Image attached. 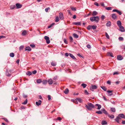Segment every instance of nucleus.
I'll use <instances>...</instances> for the list:
<instances>
[{"instance_id": "f257e3e1", "label": "nucleus", "mask_w": 125, "mask_h": 125, "mask_svg": "<svg viewBox=\"0 0 125 125\" xmlns=\"http://www.w3.org/2000/svg\"><path fill=\"white\" fill-rule=\"evenodd\" d=\"M90 20L91 21H95L96 23H98L99 20V17L94 16L91 17L90 18Z\"/></svg>"}, {"instance_id": "f03ea898", "label": "nucleus", "mask_w": 125, "mask_h": 125, "mask_svg": "<svg viewBox=\"0 0 125 125\" xmlns=\"http://www.w3.org/2000/svg\"><path fill=\"white\" fill-rule=\"evenodd\" d=\"M85 107L89 110H91L94 107V105L92 103H88V105H85Z\"/></svg>"}, {"instance_id": "7ed1b4c3", "label": "nucleus", "mask_w": 125, "mask_h": 125, "mask_svg": "<svg viewBox=\"0 0 125 125\" xmlns=\"http://www.w3.org/2000/svg\"><path fill=\"white\" fill-rule=\"evenodd\" d=\"M97 88V87L95 85H92L91 87H90V89L92 91H93L94 89H96Z\"/></svg>"}, {"instance_id": "20e7f679", "label": "nucleus", "mask_w": 125, "mask_h": 125, "mask_svg": "<svg viewBox=\"0 0 125 125\" xmlns=\"http://www.w3.org/2000/svg\"><path fill=\"white\" fill-rule=\"evenodd\" d=\"M111 17L114 20H115L117 18L116 15L114 13L112 14L111 15Z\"/></svg>"}, {"instance_id": "39448f33", "label": "nucleus", "mask_w": 125, "mask_h": 125, "mask_svg": "<svg viewBox=\"0 0 125 125\" xmlns=\"http://www.w3.org/2000/svg\"><path fill=\"white\" fill-rule=\"evenodd\" d=\"M16 9H19L21 8L22 6L21 4H20L18 3H16Z\"/></svg>"}, {"instance_id": "423d86ee", "label": "nucleus", "mask_w": 125, "mask_h": 125, "mask_svg": "<svg viewBox=\"0 0 125 125\" xmlns=\"http://www.w3.org/2000/svg\"><path fill=\"white\" fill-rule=\"evenodd\" d=\"M117 59L118 60H121L123 59V58L122 56L119 55L117 56Z\"/></svg>"}, {"instance_id": "0eeeda50", "label": "nucleus", "mask_w": 125, "mask_h": 125, "mask_svg": "<svg viewBox=\"0 0 125 125\" xmlns=\"http://www.w3.org/2000/svg\"><path fill=\"white\" fill-rule=\"evenodd\" d=\"M119 30L122 32H124L125 31V29L122 26H121L120 27Z\"/></svg>"}, {"instance_id": "6e6552de", "label": "nucleus", "mask_w": 125, "mask_h": 125, "mask_svg": "<svg viewBox=\"0 0 125 125\" xmlns=\"http://www.w3.org/2000/svg\"><path fill=\"white\" fill-rule=\"evenodd\" d=\"M59 17L61 20H62L64 18L63 14L62 13L60 12L59 14Z\"/></svg>"}, {"instance_id": "1a4fd4ad", "label": "nucleus", "mask_w": 125, "mask_h": 125, "mask_svg": "<svg viewBox=\"0 0 125 125\" xmlns=\"http://www.w3.org/2000/svg\"><path fill=\"white\" fill-rule=\"evenodd\" d=\"M118 116L125 119V116L123 114H120L118 115Z\"/></svg>"}, {"instance_id": "9d476101", "label": "nucleus", "mask_w": 125, "mask_h": 125, "mask_svg": "<svg viewBox=\"0 0 125 125\" xmlns=\"http://www.w3.org/2000/svg\"><path fill=\"white\" fill-rule=\"evenodd\" d=\"M101 111L105 115H107L108 113L106 111L104 108H103L101 109Z\"/></svg>"}, {"instance_id": "9b49d317", "label": "nucleus", "mask_w": 125, "mask_h": 125, "mask_svg": "<svg viewBox=\"0 0 125 125\" xmlns=\"http://www.w3.org/2000/svg\"><path fill=\"white\" fill-rule=\"evenodd\" d=\"M121 119V118L119 116H117L116 118L115 119V121L118 123H119V120Z\"/></svg>"}, {"instance_id": "f8f14e48", "label": "nucleus", "mask_w": 125, "mask_h": 125, "mask_svg": "<svg viewBox=\"0 0 125 125\" xmlns=\"http://www.w3.org/2000/svg\"><path fill=\"white\" fill-rule=\"evenodd\" d=\"M41 100H39L38 102H36V104L38 106H39L41 104Z\"/></svg>"}, {"instance_id": "ddd939ff", "label": "nucleus", "mask_w": 125, "mask_h": 125, "mask_svg": "<svg viewBox=\"0 0 125 125\" xmlns=\"http://www.w3.org/2000/svg\"><path fill=\"white\" fill-rule=\"evenodd\" d=\"M111 23L109 21H108L106 24V25L107 27H109L111 26Z\"/></svg>"}, {"instance_id": "4468645a", "label": "nucleus", "mask_w": 125, "mask_h": 125, "mask_svg": "<svg viewBox=\"0 0 125 125\" xmlns=\"http://www.w3.org/2000/svg\"><path fill=\"white\" fill-rule=\"evenodd\" d=\"M117 24L118 26L119 27H120L121 26V21L119 20L117 21Z\"/></svg>"}, {"instance_id": "2eb2a0df", "label": "nucleus", "mask_w": 125, "mask_h": 125, "mask_svg": "<svg viewBox=\"0 0 125 125\" xmlns=\"http://www.w3.org/2000/svg\"><path fill=\"white\" fill-rule=\"evenodd\" d=\"M69 56L72 59L74 60H75L76 59L75 57L71 53H69Z\"/></svg>"}, {"instance_id": "dca6fc26", "label": "nucleus", "mask_w": 125, "mask_h": 125, "mask_svg": "<svg viewBox=\"0 0 125 125\" xmlns=\"http://www.w3.org/2000/svg\"><path fill=\"white\" fill-rule=\"evenodd\" d=\"M48 83L50 84H51L53 83V81L51 79H50L48 80Z\"/></svg>"}, {"instance_id": "f3484780", "label": "nucleus", "mask_w": 125, "mask_h": 125, "mask_svg": "<svg viewBox=\"0 0 125 125\" xmlns=\"http://www.w3.org/2000/svg\"><path fill=\"white\" fill-rule=\"evenodd\" d=\"M107 92L108 93V95L109 96H111L112 95V91L108 90L107 91Z\"/></svg>"}, {"instance_id": "a211bd4d", "label": "nucleus", "mask_w": 125, "mask_h": 125, "mask_svg": "<svg viewBox=\"0 0 125 125\" xmlns=\"http://www.w3.org/2000/svg\"><path fill=\"white\" fill-rule=\"evenodd\" d=\"M31 48L29 46L25 48V51H31Z\"/></svg>"}, {"instance_id": "6ab92c4d", "label": "nucleus", "mask_w": 125, "mask_h": 125, "mask_svg": "<svg viewBox=\"0 0 125 125\" xmlns=\"http://www.w3.org/2000/svg\"><path fill=\"white\" fill-rule=\"evenodd\" d=\"M27 32V31L25 30H24L23 31L22 33V34L23 36H25Z\"/></svg>"}, {"instance_id": "aec40b11", "label": "nucleus", "mask_w": 125, "mask_h": 125, "mask_svg": "<svg viewBox=\"0 0 125 125\" xmlns=\"http://www.w3.org/2000/svg\"><path fill=\"white\" fill-rule=\"evenodd\" d=\"M73 24L77 26H80L81 25V23L80 22H74Z\"/></svg>"}, {"instance_id": "412c9836", "label": "nucleus", "mask_w": 125, "mask_h": 125, "mask_svg": "<svg viewBox=\"0 0 125 125\" xmlns=\"http://www.w3.org/2000/svg\"><path fill=\"white\" fill-rule=\"evenodd\" d=\"M69 92V90L68 88L66 89L64 91L63 93L65 94H67Z\"/></svg>"}, {"instance_id": "4be33fe9", "label": "nucleus", "mask_w": 125, "mask_h": 125, "mask_svg": "<svg viewBox=\"0 0 125 125\" xmlns=\"http://www.w3.org/2000/svg\"><path fill=\"white\" fill-rule=\"evenodd\" d=\"M95 105L98 106L97 109L98 110L100 109L101 107V105L100 104H96Z\"/></svg>"}, {"instance_id": "5701e85b", "label": "nucleus", "mask_w": 125, "mask_h": 125, "mask_svg": "<svg viewBox=\"0 0 125 125\" xmlns=\"http://www.w3.org/2000/svg\"><path fill=\"white\" fill-rule=\"evenodd\" d=\"M73 35L74 37L75 38H78L79 37L75 33H73Z\"/></svg>"}, {"instance_id": "b1692460", "label": "nucleus", "mask_w": 125, "mask_h": 125, "mask_svg": "<svg viewBox=\"0 0 125 125\" xmlns=\"http://www.w3.org/2000/svg\"><path fill=\"white\" fill-rule=\"evenodd\" d=\"M110 110L112 112H115V108H111Z\"/></svg>"}, {"instance_id": "393cba45", "label": "nucleus", "mask_w": 125, "mask_h": 125, "mask_svg": "<svg viewBox=\"0 0 125 125\" xmlns=\"http://www.w3.org/2000/svg\"><path fill=\"white\" fill-rule=\"evenodd\" d=\"M101 87L104 91H106L107 90L106 88L104 86H101Z\"/></svg>"}, {"instance_id": "a878e982", "label": "nucleus", "mask_w": 125, "mask_h": 125, "mask_svg": "<svg viewBox=\"0 0 125 125\" xmlns=\"http://www.w3.org/2000/svg\"><path fill=\"white\" fill-rule=\"evenodd\" d=\"M107 55L110 56L111 57H113L114 56L113 54L111 52H108L107 53Z\"/></svg>"}, {"instance_id": "bb28decb", "label": "nucleus", "mask_w": 125, "mask_h": 125, "mask_svg": "<svg viewBox=\"0 0 125 125\" xmlns=\"http://www.w3.org/2000/svg\"><path fill=\"white\" fill-rule=\"evenodd\" d=\"M57 63L54 62H52L51 63V64L53 66H55L56 65Z\"/></svg>"}, {"instance_id": "cd10ccee", "label": "nucleus", "mask_w": 125, "mask_h": 125, "mask_svg": "<svg viewBox=\"0 0 125 125\" xmlns=\"http://www.w3.org/2000/svg\"><path fill=\"white\" fill-rule=\"evenodd\" d=\"M10 56L11 57H13L14 56V54L13 53H11L10 54Z\"/></svg>"}, {"instance_id": "c85d7f7f", "label": "nucleus", "mask_w": 125, "mask_h": 125, "mask_svg": "<svg viewBox=\"0 0 125 125\" xmlns=\"http://www.w3.org/2000/svg\"><path fill=\"white\" fill-rule=\"evenodd\" d=\"M97 12L95 11H93L92 14V15L93 16H95L97 15Z\"/></svg>"}, {"instance_id": "c756f323", "label": "nucleus", "mask_w": 125, "mask_h": 125, "mask_svg": "<svg viewBox=\"0 0 125 125\" xmlns=\"http://www.w3.org/2000/svg\"><path fill=\"white\" fill-rule=\"evenodd\" d=\"M59 20V19L58 17H56L55 19V21L56 22H58Z\"/></svg>"}, {"instance_id": "7c9ffc66", "label": "nucleus", "mask_w": 125, "mask_h": 125, "mask_svg": "<svg viewBox=\"0 0 125 125\" xmlns=\"http://www.w3.org/2000/svg\"><path fill=\"white\" fill-rule=\"evenodd\" d=\"M107 122L105 121H102L101 124L102 125H104L106 124Z\"/></svg>"}, {"instance_id": "2f4dec72", "label": "nucleus", "mask_w": 125, "mask_h": 125, "mask_svg": "<svg viewBox=\"0 0 125 125\" xmlns=\"http://www.w3.org/2000/svg\"><path fill=\"white\" fill-rule=\"evenodd\" d=\"M76 100L80 103H81L82 101V99L80 98H76Z\"/></svg>"}, {"instance_id": "473e14b6", "label": "nucleus", "mask_w": 125, "mask_h": 125, "mask_svg": "<svg viewBox=\"0 0 125 125\" xmlns=\"http://www.w3.org/2000/svg\"><path fill=\"white\" fill-rule=\"evenodd\" d=\"M57 76H55L53 79V81L54 82L55 81L57 80Z\"/></svg>"}, {"instance_id": "72a5a7b5", "label": "nucleus", "mask_w": 125, "mask_h": 125, "mask_svg": "<svg viewBox=\"0 0 125 125\" xmlns=\"http://www.w3.org/2000/svg\"><path fill=\"white\" fill-rule=\"evenodd\" d=\"M108 116L110 118H111V119H113L114 118V116L113 115H108Z\"/></svg>"}, {"instance_id": "f704fd0d", "label": "nucleus", "mask_w": 125, "mask_h": 125, "mask_svg": "<svg viewBox=\"0 0 125 125\" xmlns=\"http://www.w3.org/2000/svg\"><path fill=\"white\" fill-rule=\"evenodd\" d=\"M28 100L27 99H26L22 103V104H26L27 103Z\"/></svg>"}, {"instance_id": "c9c22d12", "label": "nucleus", "mask_w": 125, "mask_h": 125, "mask_svg": "<svg viewBox=\"0 0 125 125\" xmlns=\"http://www.w3.org/2000/svg\"><path fill=\"white\" fill-rule=\"evenodd\" d=\"M32 73H31L30 71H28L27 73L26 74L27 75H28L29 76L31 75L32 74Z\"/></svg>"}, {"instance_id": "e433bc0d", "label": "nucleus", "mask_w": 125, "mask_h": 125, "mask_svg": "<svg viewBox=\"0 0 125 125\" xmlns=\"http://www.w3.org/2000/svg\"><path fill=\"white\" fill-rule=\"evenodd\" d=\"M81 85L82 86H83V88H85L87 86V85L86 84L84 83L82 84Z\"/></svg>"}, {"instance_id": "4c0bfd02", "label": "nucleus", "mask_w": 125, "mask_h": 125, "mask_svg": "<svg viewBox=\"0 0 125 125\" xmlns=\"http://www.w3.org/2000/svg\"><path fill=\"white\" fill-rule=\"evenodd\" d=\"M69 39H70V42H73V39L72 36H70L69 37Z\"/></svg>"}, {"instance_id": "58836bf2", "label": "nucleus", "mask_w": 125, "mask_h": 125, "mask_svg": "<svg viewBox=\"0 0 125 125\" xmlns=\"http://www.w3.org/2000/svg\"><path fill=\"white\" fill-rule=\"evenodd\" d=\"M96 113L98 114H101L102 113V111H96Z\"/></svg>"}, {"instance_id": "ea45409f", "label": "nucleus", "mask_w": 125, "mask_h": 125, "mask_svg": "<svg viewBox=\"0 0 125 125\" xmlns=\"http://www.w3.org/2000/svg\"><path fill=\"white\" fill-rule=\"evenodd\" d=\"M92 29L91 26L89 25L87 27V29L89 30H90Z\"/></svg>"}, {"instance_id": "a19ab883", "label": "nucleus", "mask_w": 125, "mask_h": 125, "mask_svg": "<svg viewBox=\"0 0 125 125\" xmlns=\"http://www.w3.org/2000/svg\"><path fill=\"white\" fill-rule=\"evenodd\" d=\"M118 39L119 41H122L124 39L123 37H119Z\"/></svg>"}, {"instance_id": "79ce46f5", "label": "nucleus", "mask_w": 125, "mask_h": 125, "mask_svg": "<svg viewBox=\"0 0 125 125\" xmlns=\"http://www.w3.org/2000/svg\"><path fill=\"white\" fill-rule=\"evenodd\" d=\"M42 82V80L41 79L37 80V83H41Z\"/></svg>"}, {"instance_id": "37998d69", "label": "nucleus", "mask_w": 125, "mask_h": 125, "mask_svg": "<svg viewBox=\"0 0 125 125\" xmlns=\"http://www.w3.org/2000/svg\"><path fill=\"white\" fill-rule=\"evenodd\" d=\"M15 7L16 6L15 5H12L10 7V9L12 10H13L15 8Z\"/></svg>"}, {"instance_id": "c03bdc74", "label": "nucleus", "mask_w": 125, "mask_h": 125, "mask_svg": "<svg viewBox=\"0 0 125 125\" xmlns=\"http://www.w3.org/2000/svg\"><path fill=\"white\" fill-rule=\"evenodd\" d=\"M105 9L108 10H111L112 9V8L111 7H107L105 8Z\"/></svg>"}, {"instance_id": "a18cd8bd", "label": "nucleus", "mask_w": 125, "mask_h": 125, "mask_svg": "<svg viewBox=\"0 0 125 125\" xmlns=\"http://www.w3.org/2000/svg\"><path fill=\"white\" fill-rule=\"evenodd\" d=\"M105 35L106 37L108 39H109V35H108L107 33L106 32L105 33Z\"/></svg>"}, {"instance_id": "49530a36", "label": "nucleus", "mask_w": 125, "mask_h": 125, "mask_svg": "<svg viewBox=\"0 0 125 125\" xmlns=\"http://www.w3.org/2000/svg\"><path fill=\"white\" fill-rule=\"evenodd\" d=\"M50 9V8L48 7L47 8H46L45 9V11L46 12H47L48 11V10Z\"/></svg>"}, {"instance_id": "de8ad7c7", "label": "nucleus", "mask_w": 125, "mask_h": 125, "mask_svg": "<svg viewBox=\"0 0 125 125\" xmlns=\"http://www.w3.org/2000/svg\"><path fill=\"white\" fill-rule=\"evenodd\" d=\"M92 26V28L93 29H96V26L95 25H93Z\"/></svg>"}, {"instance_id": "09e8293b", "label": "nucleus", "mask_w": 125, "mask_h": 125, "mask_svg": "<svg viewBox=\"0 0 125 125\" xmlns=\"http://www.w3.org/2000/svg\"><path fill=\"white\" fill-rule=\"evenodd\" d=\"M67 11L68 13L71 15H72V13L71 12L70 10H67Z\"/></svg>"}, {"instance_id": "8fccbe9b", "label": "nucleus", "mask_w": 125, "mask_h": 125, "mask_svg": "<svg viewBox=\"0 0 125 125\" xmlns=\"http://www.w3.org/2000/svg\"><path fill=\"white\" fill-rule=\"evenodd\" d=\"M46 43L47 44H48L50 43V41L49 40V39H48V40H46Z\"/></svg>"}, {"instance_id": "3c124183", "label": "nucleus", "mask_w": 125, "mask_h": 125, "mask_svg": "<svg viewBox=\"0 0 125 125\" xmlns=\"http://www.w3.org/2000/svg\"><path fill=\"white\" fill-rule=\"evenodd\" d=\"M30 46L32 48H34L35 47V45L34 44H30Z\"/></svg>"}, {"instance_id": "603ef678", "label": "nucleus", "mask_w": 125, "mask_h": 125, "mask_svg": "<svg viewBox=\"0 0 125 125\" xmlns=\"http://www.w3.org/2000/svg\"><path fill=\"white\" fill-rule=\"evenodd\" d=\"M62 118H61L60 117H58L57 118L56 120H59L60 121L62 120Z\"/></svg>"}, {"instance_id": "864d4df0", "label": "nucleus", "mask_w": 125, "mask_h": 125, "mask_svg": "<svg viewBox=\"0 0 125 125\" xmlns=\"http://www.w3.org/2000/svg\"><path fill=\"white\" fill-rule=\"evenodd\" d=\"M117 12L119 14V15H121L122 13L121 11L118 10Z\"/></svg>"}, {"instance_id": "5fc2aeb1", "label": "nucleus", "mask_w": 125, "mask_h": 125, "mask_svg": "<svg viewBox=\"0 0 125 125\" xmlns=\"http://www.w3.org/2000/svg\"><path fill=\"white\" fill-rule=\"evenodd\" d=\"M44 39L46 40H48V39H49V38L48 36H45L44 37Z\"/></svg>"}, {"instance_id": "6e6d98bb", "label": "nucleus", "mask_w": 125, "mask_h": 125, "mask_svg": "<svg viewBox=\"0 0 125 125\" xmlns=\"http://www.w3.org/2000/svg\"><path fill=\"white\" fill-rule=\"evenodd\" d=\"M24 47L23 46L21 45V46L19 47V49L20 50L22 49Z\"/></svg>"}, {"instance_id": "4d7b16f0", "label": "nucleus", "mask_w": 125, "mask_h": 125, "mask_svg": "<svg viewBox=\"0 0 125 125\" xmlns=\"http://www.w3.org/2000/svg\"><path fill=\"white\" fill-rule=\"evenodd\" d=\"M84 93H85L86 94L88 95L89 94V93L87 92V90H85L84 91Z\"/></svg>"}, {"instance_id": "13d9d810", "label": "nucleus", "mask_w": 125, "mask_h": 125, "mask_svg": "<svg viewBox=\"0 0 125 125\" xmlns=\"http://www.w3.org/2000/svg\"><path fill=\"white\" fill-rule=\"evenodd\" d=\"M64 42L66 44H67L68 43V42L66 41V40L65 39H64Z\"/></svg>"}, {"instance_id": "bf43d9fd", "label": "nucleus", "mask_w": 125, "mask_h": 125, "mask_svg": "<svg viewBox=\"0 0 125 125\" xmlns=\"http://www.w3.org/2000/svg\"><path fill=\"white\" fill-rule=\"evenodd\" d=\"M94 4L97 6H99V4H98V3H97V2H94Z\"/></svg>"}, {"instance_id": "052dcab7", "label": "nucleus", "mask_w": 125, "mask_h": 125, "mask_svg": "<svg viewBox=\"0 0 125 125\" xmlns=\"http://www.w3.org/2000/svg\"><path fill=\"white\" fill-rule=\"evenodd\" d=\"M119 74L118 72H114L113 74V75H115V74Z\"/></svg>"}, {"instance_id": "680f3d73", "label": "nucleus", "mask_w": 125, "mask_h": 125, "mask_svg": "<svg viewBox=\"0 0 125 125\" xmlns=\"http://www.w3.org/2000/svg\"><path fill=\"white\" fill-rule=\"evenodd\" d=\"M87 47L88 48H91V46L89 44H88L87 45Z\"/></svg>"}, {"instance_id": "e2e57ef3", "label": "nucleus", "mask_w": 125, "mask_h": 125, "mask_svg": "<svg viewBox=\"0 0 125 125\" xmlns=\"http://www.w3.org/2000/svg\"><path fill=\"white\" fill-rule=\"evenodd\" d=\"M105 16L104 15H102L101 17V18L102 20H103Z\"/></svg>"}, {"instance_id": "0e129e2a", "label": "nucleus", "mask_w": 125, "mask_h": 125, "mask_svg": "<svg viewBox=\"0 0 125 125\" xmlns=\"http://www.w3.org/2000/svg\"><path fill=\"white\" fill-rule=\"evenodd\" d=\"M37 71L36 70H34L32 72L33 74H35L36 73Z\"/></svg>"}, {"instance_id": "69168bd1", "label": "nucleus", "mask_w": 125, "mask_h": 125, "mask_svg": "<svg viewBox=\"0 0 125 125\" xmlns=\"http://www.w3.org/2000/svg\"><path fill=\"white\" fill-rule=\"evenodd\" d=\"M71 9L73 11H75L76 10V9L74 8H72Z\"/></svg>"}, {"instance_id": "338daca9", "label": "nucleus", "mask_w": 125, "mask_h": 125, "mask_svg": "<svg viewBox=\"0 0 125 125\" xmlns=\"http://www.w3.org/2000/svg\"><path fill=\"white\" fill-rule=\"evenodd\" d=\"M3 119L6 122H8V120L7 118H3Z\"/></svg>"}, {"instance_id": "774afa93", "label": "nucleus", "mask_w": 125, "mask_h": 125, "mask_svg": "<svg viewBox=\"0 0 125 125\" xmlns=\"http://www.w3.org/2000/svg\"><path fill=\"white\" fill-rule=\"evenodd\" d=\"M27 96L26 95H25V94H23V97L24 98H27Z\"/></svg>"}]
</instances>
